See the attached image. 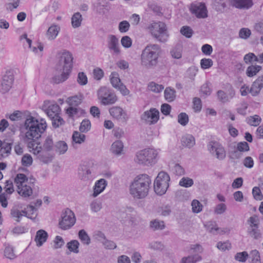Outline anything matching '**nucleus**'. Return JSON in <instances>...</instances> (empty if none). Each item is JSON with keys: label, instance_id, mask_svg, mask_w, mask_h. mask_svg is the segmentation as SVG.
I'll use <instances>...</instances> for the list:
<instances>
[{"label": "nucleus", "instance_id": "nucleus-1", "mask_svg": "<svg viewBox=\"0 0 263 263\" xmlns=\"http://www.w3.org/2000/svg\"><path fill=\"white\" fill-rule=\"evenodd\" d=\"M47 124L44 119H36L32 116L28 117L25 120L21 132L25 135L24 141L28 143V146L32 148L34 146V141L41 137L45 131Z\"/></svg>", "mask_w": 263, "mask_h": 263}, {"label": "nucleus", "instance_id": "nucleus-2", "mask_svg": "<svg viewBox=\"0 0 263 263\" xmlns=\"http://www.w3.org/2000/svg\"><path fill=\"white\" fill-rule=\"evenodd\" d=\"M57 59L56 73L51 80L52 83L57 84L63 83L68 79L72 68L73 57L69 51L64 50L58 53Z\"/></svg>", "mask_w": 263, "mask_h": 263}, {"label": "nucleus", "instance_id": "nucleus-3", "mask_svg": "<svg viewBox=\"0 0 263 263\" xmlns=\"http://www.w3.org/2000/svg\"><path fill=\"white\" fill-rule=\"evenodd\" d=\"M151 184L152 180L148 175L140 174L137 176L131 183L129 193L135 199H143L148 195Z\"/></svg>", "mask_w": 263, "mask_h": 263}, {"label": "nucleus", "instance_id": "nucleus-4", "mask_svg": "<svg viewBox=\"0 0 263 263\" xmlns=\"http://www.w3.org/2000/svg\"><path fill=\"white\" fill-rule=\"evenodd\" d=\"M161 52V49L159 45H147L141 54V64L148 68L155 67L158 63V58Z\"/></svg>", "mask_w": 263, "mask_h": 263}, {"label": "nucleus", "instance_id": "nucleus-5", "mask_svg": "<svg viewBox=\"0 0 263 263\" xmlns=\"http://www.w3.org/2000/svg\"><path fill=\"white\" fill-rule=\"evenodd\" d=\"M158 152L153 148H146L137 153L135 161L144 165H153L157 160Z\"/></svg>", "mask_w": 263, "mask_h": 263}, {"label": "nucleus", "instance_id": "nucleus-6", "mask_svg": "<svg viewBox=\"0 0 263 263\" xmlns=\"http://www.w3.org/2000/svg\"><path fill=\"white\" fill-rule=\"evenodd\" d=\"M148 29L152 36L161 43L165 42L169 36L166 25L161 22H154L151 24Z\"/></svg>", "mask_w": 263, "mask_h": 263}, {"label": "nucleus", "instance_id": "nucleus-7", "mask_svg": "<svg viewBox=\"0 0 263 263\" xmlns=\"http://www.w3.org/2000/svg\"><path fill=\"white\" fill-rule=\"evenodd\" d=\"M170 180V176L166 172L161 171L159 173L154 183L155 193L159 195L164 194L169 187Z\"/></svg>", "mask_w": 263, "mask_h": 263}, {"label": "nucleus", "instance_id": "nucleus-8", "mask_svg": "<svg viewBox=\"0 0 263 263\" xmlns=\"http://www.w3.org/2000/svg\"><path fill=\"white\" fill-rule=\"evenodd\" d=\"M98 99L104 105L114 104L118 100L116 95L106 87H102L98 91Z\"/></svg>", "mask_w": 263, "mask_h": 263}, {"label": "nucleus", "instance_id": "nucleus-9", "mask_svg": "<svg viewBox=\"0 0 263 263\" xmlns=\"http://www.w3.org/2000/svg\"><path fill=\"white\" fill-rule=\"evenodd\" d=\"M76 217L73 212L69 209H67L61 214V218L59 220V227L66 230L70 229L76 223Z\"/></svg>", "mask_w": 263, "mask_h": 263}, {"label": "nucleus", "instance_id": "nucleus-10", "mask_svg": "<svg viewBox=\"0 0 263 263\" xmlns=\"http://www.w3.org/2000/svg\"><path fill=\"white\" fill-rule=\"evenodd\" d=\"M208 148L213 156L219 160H223L226 158V153L224 147L219 143L216 141H210L208 145Z\"/></svg>", "mask_w": 263, "mask_h": 263}, {"label": "nucleus", "instance_id": "nucleus-11", "mask_svg": "<svg viewBox=\"0 0 263 263\" xmlns=\"http://www.w3.org/2000/svg\"><path fill=\"white\" fill-rule=\"evenodd\" d=\"M190 10L198 18H205L208 17V10L204 3L192 4Z\"/></svg>", "mask_w": 263, "mask_h": 263}, {"label": "nucleus", "instance_id": "nucleus-12", "mask_svg": "<svg viewBox=\"0 0 263 263\" xmlns=\"http://www.w3.org/2000/svg\"><path fill=\"white\" fill-rule=\"evenodd\" d=\"M159 118V112L155 108H151L145 111L141 116V119L149 124H154Z\"/></svg>", "mask_w": 263, "mask_h": 263}, {"label": "nucleus", "instance_id": "nucleus-13", "mask_svg": "<svg viewBox=\"0 0 263 263\" xmlns=\"http://www.w3.org/2000/svg\"><path fill=\"white\" fill-rule=\"evenodd\" d=\"M109 112L110 115L117 120L121 122H126L128 117L126 112L119 106H113L111 107Z\"/></svg>", "mask_w": 263, "mask_h": 263}, {"label": "nucleus", "instance_id": "nucleus-14", "mask_svg": "<svg viewBox=\"0 0 263 263\" xmlns=\"http://www.w3.org/2000/svg\"><path fill=\"white\" fill-rule=\"evenodd\" d=\"M107 47L110 51L116 55L120 53L119 39L116 35L109 34L107 36Z\"/></svg>", "mask_w": 263, "mask_h": 263}, {"label": "nucleus", "instance_id": "nucleus-15", "mask_svg": "<svg viewBox=\"0 0 263 263\" xmlns=\"http://www.w3.org/2000/svg\"><path fill=\"white\" fill-rule=\"evenodd\" d=\"M263 89V74L257 77L252 83L250 89V93L252 96H258Z\"/></svg>", "mask_w": 263, "mask_h": 263}, {"label": "nucleus", "instance_id": "nucleus-16", "mask_svg": "<svg viewBox=\"0 0 263 263\" xmlns=\"http://www.w3.org/2000/svg\"><path fill=\"white\" fill-rule=\"evenodd\" d=\"M14 81V77L12 74H6L3 77L1 83L0 91L2 93L8 92L11 88Z\"/></svg>", "mask_w": 263, "mask_h": 263}, {"label": "nucleus", "instance_id": "nucleus-17", "mask_svg": "<svg viewBox=\"0 0 263 263\" xmlns=\"http://www.w3.org/2000/svg\"><path fill=\"white\" fill-rule=\"evenodd\" d=\"M232 6L240 9H249L253 5L252 0H230Z\"/></svg>", "mask_w": 263, "mask_h": 263}, {"label": "nucleus", "instance_id": "nucleus-18", "mask_svg": "<svg viewBox=\"0 0 263 263\" xmlns=\"http://www.w3.org/2000/svg\"><path fill=\"white\" fill-rule=\"evenodd\" d=\"M107 185V181L104 179L98 180L93 187V192L91 195L93 197H96L101 193Z\"/></svg>", "mask_w": 263, "mask_h": 263}, {"label": "nucleus", "instance_id": "nucleus-19", "mask_svg": "<svg viewBox=\"0 0 263 263\" xmlns=\"http://www.w3.org/2000/svg\"><path fill=\"white\" fill-rule=\"evenodd\" d=\"M204 226L207 231L213 235L223 234L225 233V231L218 228L215 222L214 221L206 222L204 224Z\"/></svg>", "mask_w": 263, "mask_h": 263}, {"label": "nucleus", "instance_id": "nucleus-20", "mask_svg": "<svg viewBox=\"0 0 263 263\" xmlns=\"http://www.w3.org/2000/svg\"><path fill=\"white\" fill-rule=\"evenodd\" d=\"M78 175L81 180L88 181L91 178V171L86 165H81L78 170Z\"/></svg>", "mask_w": 263, "mask_h": 263}, {"label": "nucleus", "instance_id": "nucleus-21", "mask_svg": "<svg viewBox=\"0 0 263 263\" xmlns=\"http://www.w3.org/2000/svg\"><path fill=\"white\" fill-rule=\"evenodd\" d=\"M181 141L182 146L189 148H192L195 144V138L190 134H186L182 136Z\"/></svg>", "mask_w": 263, "mask_h": 263}, {"label": "nucleus", "instance_id": "nucleus-22", "mask_svg": "<svg viewBox=\"0 0 263 263\" xmlns=\"http://www.w3.org/2000/svg\"><path fill=\"white\" fill-rule=\"evenodd\" d=\"M47 237L48 234L45 231L43 230L37 231L35 238L36 245L39 247L41 246L46 241Z\"/></svg>", "mask_w": 263, "mask_h": 263}, {"label": "nucleus", "instance_id": "nucleus-23", "mask_svg": "<svg viewBox=\"0 0 263 263\" xmlns=\"http://www.w3.org/2000/svg\"><path fill=\"white\" fill-rule=\"evenodd\" d=\"M60 107L57 104H53L49 105L48 108L45 110L47 115L50 118L55 117L59 115Z\"/></svg>", "mask_w": 263, "mask_h": 263}, {"label": "nucleus", "instance_id": "nucleus-24", "mask_svg": "<svg viewBox=\"0 0 263 263\" xmlns=\"http://www.w3.org/2000/svg\"><path fill=\"white\" fill-rule=\"evenodd\" d=\"M123 149V144L120 140L115 141L110 147L111 152L116 155H121Z\"/></svg>", "mask_w": 263, "mask_h": 263}, {"label": "nucleus", "instance_id": "nucleus-25", "mask_svg": "<svg viewBox=\"0 0 263 263\" xmlns=\"http://www.w3.org/2000/svg\"><path fill=\"white\" fill-rule=\"evenodd\" d=\"M262 69V67L258 65H251L247 68L246 74L249 78L253 77Z\"/></svg>", "mask_w": 263, "mask_h": 263}, {"label": "nucleus", "instance_id": "nucleus-26", "mask_svg": "<svg viewBox=\"0 0 263 263\" xmlns=\"http://www.w3.org/2000/svg\"><path fill=\"white\" fill-rule=\"evenodd\" d=\"M68 149L67 143L63 141H59L54 145V151L60 155L65 154Z\"/></svg>", "mask_w": 263, "mask_h": 263}, {"label": "nucleus", "instance_id": "nucleus-27", "mask_svg": "<svg viewBox=\"0 0 263 263\" xmlns=\"http://www.w3.org/2000/svg\"><path fill=\"white\" fill-rule=\"evenodd\" d=\"M18 193L24 197H29L32 194V187L25 184L18 189Z\"/></svg>", "mask_w": 263, "mask_h": 263}, {"label": "nucleus", "instance_id": "nucleus-28", "mask_svg": "<svg viewBox=\"0 0 263 263\" xmlns=\"http://www.w3.org/2000/svg\"><path fill=\"white\" fill-rule=\"evenodd\" d=\"M201 259V256L196 254L193 255H189L187 257H183L181 259V263H196Z\"/></svg>", "mask_w": 263, "mask_h": 263}, {"label": "nucleus", "instance_id": "nucleus-29", "mask_svg": "<svg viewBox=\"0 0 263 263\" xmlns=\"http://www.w3.org/2000/svg\"><path fill=\"white\" fill-rule=\"evenodd\" d=\"M34 154L37 155V158L44 163H47L51 160L49 157V154L47 152L35 150Z\"/></svg>", "mask_w": 263, "mask_h": 263}, {"label": "nucleus", "instance_id": "nucleus-30", "mask_svg": "<svg viewBox=\"0 0 263 263\" xmlns=\"http://www.w3.org/2000/svg\"><path fill=\"white\" fill-rule=\"evenodd\" d=\"M82 15L79 12L73 14L71 17V25L74 28H78L81 25L82 21Z\"/></svg>", "mask_w": 263, "mask_h": 263}, {"label": "nucleus", "instance_id": "nucleus-31", "mask_svg": "<svg viewBox=\"0 0 263 263\" xmlns=\"http://www.w3.org/2000/svg\"><path fill=\"white\" fill-rule=\"evenodd\" d=\"M28 178L24 174H18L14 178V183L17 186V189H20L21 186L26 184Z\"/></svg>", "mask_w": 263, "mask_h": 263}, {"label": "nucleus", "instance_id": "nucleus-32", "mask_svg": "<svg viewBox=\"0 0 263 263\" xmlns=\"http://www.w3.org/2000/svg\"><path fill=\"white\" fill-rule=\"evenodd\" d=\"M80 243L77 240H72L68 242L66 247L70 252L78 253L79 252V247Z\"/></svg>", "mask_w": 263, "mask_h": 263}, {"label": "nucleus", "instance_id": "nucleus-33", "mask_svg": "<svg viewBox=\"0 0 263 263\" xmlns=\"http://www.w3.org/2000/svg\"><path fill=\"white\" fill-rule=\"evenodd\" d=\"M78 237L83 244L88 245L90 243V238L84 230L82 229L79 231Z\"/></svg>", "mask_w": 263, "mask_h": 263}, {"label": "nucleus", "instance_id": "nucleus-34", "mask_svg": "<svg viewBox=\"0 0 263 263\" xmlns=\"http://www.w3.org/2000/svg\"><path fill=\"white\" fill-rule=\"evenodd\" d=\"M59 27L57 25H53L50 26L47 31V35L49 40H53L57 36L59 31Z\"/></svg>", "mask_w": 263, "mask_h": 263}, {"label": "nucleus", "instance_id": "nucleus-35", "mask_svg": "<svg viewBox=\"0 0 263 263\" xmlns=\"http://www.w3.org/2000/svg\"><path fill=\"white\" fill-rule=\"evenodd\" d=\"M82 101V97L81 96H74L69 97L67 99V103L71 107L77 106L80 104Z\"/></svg>", "mask_w": 263, "mask_h": 263}, {"label": "nucleus", "instance_id": "nucleus-36", "mask_svg": "<svg viewBox=\"0 0 263 263\" xmlns=\"http://www.w3.org/2000/svg\"><path fill=\"white\" fill-rule=\"evenodd\" d=\"M151 228L154 230H162L165 228V224L163 221H160L158 219H155L150 222L149 225Z\"/></svg>", "mask_w": 263, "mask_h": 263}, {"label": "nucleus", "instance_id": "nucleus-37", "mask_svg": "<svg viewBox=\"0 0 263 263\" xmlns=\"http://www.w3.org/2000/svg\"><path fill=\"white\" fill-rule=\"evenodd\" d=\"M176 91L175 89L167 87L164 90V97L168 102L173 101L176 97Z\"/></svg>", "mask_w": 263, "mask_h": 263}, {"label": "nucleus", "instance_id": "nucleus-38", "mask_svg": "<svg viewBox=\"0 0 263 263\" xmlns=\"http://www.w3.org/2000/svg\"><path fill=\"white\" fill-rule=\"evenodd\" d=\"M110 81L112 87L116 89L122 83L120 79L118 77V74L116 72L111 73Z\"/></svg>", "mask_w": 263, "mask_h": 263}, {"label": "nucleus", "instance_id": "nucleus-39", "mask_svg": "<svg viewBox=\"0 0 263 263\" xmlns=\"http://www.w3.org/2000/svg\"><path fill=\"white\" fill-rule=\"evenodd\" d=\"M163 88V85L156 84L153 82L149 83L148 85V90L156 93L160 92Z\"/></svg>", "mask_w": 263, "mask_h": 263}, {"label": "nucleus", "instance_id": "nucleus-40", "mask_svg": "<svg viewBox=\"0 0 263 263\" xmlns=\"http://www.w3.org/2000/svg\"><path fill=\"white\" fill-rule=\"evenodd\" d=\"M173 58L179 59L182 57V48L180 45L175 46L171 51Z\"/></svg>", "mask_w": 263, "mask_h": 263}, {"label": "nucleus", "instance_id": "nucleus-41", "mask_svg": "<svg viewBox=\"0 0 263 263\" xmlns=\"http://www.w3.org/2000/svg\"><path fill=\"white\" fill-rule=\"evenodd\" d=\"M85 136L78 132H74L72 135V140L76 143L81 144L84 142Z\"/></svg>", "mask_w": 263, "mask_h": 263}, {"label": "nucleus", "instance_id": "nucleus-42", "mask_svg": "<svg viewBox=\"0 0 263 263\" xmlns=\"http://www.w3.org/2000/svg\"><path fill=\"white\" fill-rule=\"evenodd\" d=\"M12 144V142H4L3 143V145L1 146V148L0 149L1 155L2 156H3L4 154H9L10 153Z\"/></svg>", "mask_w": 263, "mask_h": 263}, {"label": "nucleus", "instance_id": "nucleus-43", "mask_svg": "<svg viewBox=\"0 0 263 263\" xmlns=\"http://www.w3.org/2000/svg\"><path fill=\"white\" fill-rule=\"evenodd\" d=\"M43 147V149L47 152L51 151L53 149L54 146H53V140L51 137L48 136L46 138Z\"/></svg>", "mask_w": 263, "mask_h": 263}, {"label": "nucleus", "instance_id": "nucleus-44", "mask_svg": "<svg viewBox=\"0 0 263 263\" xmlns=\"http://www.w3.org/2000/svg\"><path fill=\"white\" fill-rule=\"evenodd\" d=\"M51 120L52 121V126L55 128H58L65 124V121L59 115L55 117H52Z\"/></svg>", "mask_w": 263, "mask_h": 263}, {"label": "nucleus", "instance_id": "nucleus-45", "mask_svg": "<svg viewBox=\"0 0 263 263\" xmlns=\"http://www.w3.org/2000/svg\"><path fill=\"white\" fill-rule=\"evenodd\" d=\"M189 121L188 115L185 112H181L178 115V122L182 126L187 125Z\"/></svg>", "mask_w": 263, "mask_h": 263}, {"label": "nucleus", "instance_id": "nucleus-46", "mask_svg": "<svg viewBox=\"0 0 263 263\" xmlns=\"http://www.w3.org/2000/svg\"><path fill=\"white\" fill-rule=\"evenodd\" d=\"M194 184L193 180L189 177H183L179 181V184L184 187H189Z\"/></svg>", "mask_w": 263, "mask_h": 263}, {"label": "nucleus", "instance_id": "nucleus-47", "mask_svg": "<svg viewBox=\"0 0 263 263\" xmlns=\"http://www.w3.org/2000/svg\"><path fill=\"white\" fill-rule=\"evenodd\" d=\"M261 122V118L258 115L250 116L248 118V123L252 126H257Z\"/></svg>", "mask_w": 263, "mask_h": 263}, {"label": "nucleus", "instance_id": "nucleus-48", "mask_svg": "<svg viewBox=\"0 0 263 263\" xmlns=\"http://www.w3.org/2000/svg\"><path fill=\"white\" fill-rule=\"evenodd\" d=\"M257 55L252 52L246 54L243 57V61L246 64L252 63L253 62H257Z\"/></svg>", "mask_w": 263, "mask_h": 263}, {"label": "nucleus", "instance_id": "nucleus-49", "mask_svg": "<svg viewBox=\"0 0 263 263\" xmlns=\"http://www.w3.org/2000/svg\"><path fill=\"white\" fill-rule=\"evenodd\" d=\"M11 216L15 219L17 222H20L22 217V215L21 213V210H18L16 207H13L11 210L10 212Z\"/></svg>", "mask_w": 263, "mask_h": 263}, {"label": "nucleus", "instance_id": "nucleus-50", "mask_svg": "<svg viewBox=\"0 0 263 263\" xmlns=\"http://www.w3.org/2000/svg\"><path fill=\"white\" fill-rule=\"evenodd\" d=\"M248 253L246 251H243L237 253L234 256V258L238 261L245 262L248 258Z\"/></svg>", "mask_w": 263, "mask_h": 263}, {"label": "nucleus", "instance_id": "nucleus-51", "mask_svg": "<svg viewBox=\"0 0 263 263\" xmlns=\"http://www.w3.org/2000/svg\"><path fill=\"white\" fill-rule=\"evenodd\" d=\"M90 122L88 120L84 119L81 122L79 129L81 132L85 133L90 129Z\"/></svg>", "mask_w": 263, "mask_h": 263}, {"label": "nucleus", "instance_id": "nucleus-52", "mask_svg": "<svg viewBox=\"0 0 263 263\" xmlns=\"http://www.w3.org/2000/svg\"><path fill=\"white\" fill-rule=\"evenodd\" d=\"M248 233L250 236L254 239H257L261 237V233L258 228H249Z\"/></svg>", "mask_w": 263, "mask_h": 263}, {"label": "nucleus", "instance_id": "nucleus-53", "mask_svg": "<svg viewBox=\"0 0 263 263\" xmlns=\"http://www.w3.org/2000/svg\"><path fill=\"white\" fill-rule=\"evenodd\" d=\"M248 222L250 224V228H258L259 220L257 216L254 215L250 217L248 220Z\"/></svg>", "mask_w": 263, "mask_h": 263}, {"label": "nucleus", "instance_id": "nucleus-54", "mask_svg": "<svg viewBox=\"0 0 263 263\" xmlns=\"http://www.w3.org/2000/svg\"><path fill=\"white\" fill-rule=\"evenodd\" d=\"M22 164L25 166H29L32 163V158L30 155L26 154L22 158Z\"/></svg>", "mask_w": 263, "mask_h": 263}, {"label": "nucleus", "instance_id": "nucleus-55", "mask_svg": "<svg viewBox=\"0 0 263 263\" xmlns=\"http://www.w3.org/2000/svg\"><path fill=\"white\" fill-rule=\"evenodd\" d=\"M236 149L242 153L249 151L250 148L248 143L243 141L237 143Z\"/></svg>", "mask_w": 263, "mask_h": 263}, {"label": "nucleus", "instance_id": "nucleus-56", "mask_svg": "<svg viewBox=\"0 0 263 263\" xmlns=\"http://www.w3.org/2000/svg\"><path fill=\"white\" fill-rule=\"evenodd\" d=\"M192 206L194 213H198L202 210V205L197 200L194 199L192 201Z\"/></svg>", "mask_w": 263, "mask_h": 263}, {"label": "nucleus", "instance_id": "nucleus-57", "mask_svg": "<svg viewBox=\"0 0 263 263\" xmlns=\"http://www.w3.org/2000/svg\"><path fill=\"white\" fill-rule=\"evenodd\" d=\"M180 32L182 34L187 38H190L193 33V31L189 26H183L180 29Z\"/></svg>", "mask_w": 263, "mask_h": 263}, {"label": "nucleus", "instance_id": "nucleus-58", "mask_svg": "<svg viewBox=\"0 0 263 263\" xmlns=\"http://www.w3.org/2000/svg\"><path fill=\"white\" fill-rule=\"evenodd\" d=\"M217 97L218 100L222 102L226 103L230 101L229 98H228V96L227 94L222 90H218L217 92Z\"/></svg>", "mask_w": 263, "mask_h": 263}, {"label": "nucleus", "instance_id": "nucleus-59", "mask_svg": "<svg viewBox=\"0 0 263 263\" xmlns=\"http://www.w3.org/2000/svg\"><path fill=\"white\" fill-rule=\"evenodd\" d=\"M251 32L250 29L246 28H241L239 32V36L243 39H247L251 35Z\"/></svg>", "mask_w": 263, "mask_h": 263}, {"label": "nucleus", "instance_id": "nucleus-60", "mask_svg": "<svg viewBox=\"0 0 263 263\" xmlns=\"http://www.w3.org/2000/svg\"><path fill=\"white\" fill-rule=\"evenodd\" d=\"M78 83L81 85H85L87 83L86 75L83 72H79L77 78Z\"/></svg>", "mask_w": 263, "mask_h": 263}, {"label": "nucleus", "instance_id": "nucleus-61", "mask_svg": "<svg viewBox=\"0 0 263 263\" xmlns=\"http://www.w3.org/2000/svg\"><path fill=\"white\" fill-rule=\"evenodd\" d=\"M252 194L256 200H261L263 196L259 187L255 186L252 190Z\"/></svg>", "mask_w": 263, "mask_h": 263}, {"label": "nucleus", "instance_id": "nucleus-62", "mask_svg": "<svg viewBox=\"0 0 263 263\" xmlns=\"http://www.w3.org/2000/svg\"><path fill=\"white\" fill-rule=\"evenodd\" d=\"M213 61L210 59H202L200 61L201 67L202 69H208L213 65Z\"/></svg>", "mask_w": 263, "mask_h": 263}, {"label": "nucleus", "instance_id": "nucleus-63", "mask_svg": "<svg viewBox=\"0 0 263 263\" xmlns=\"http://www.w3.org/2000/svg\"><path fill=\"white\" fill-rule=\"evenodd\" d=\"M121 45L125 48H129L132 45V40L128 36H124L121 40Z\"/></svg>", "mask_w": 263, "mask_h": 263}, {"label": "nucleus", "instance_id": "nucleus-64", "mask_svg": "<svg viewBox=\"0 0 263 263\" xmlns=\"http://www.w3.org/2000/svg\"><path fill=\"white\" fill-rule=\"evenodd\" d=\"M129 27L130 24L126 21H122L119 24V30L122 33L127 32L129 30Z\"/></svg>", "mask_w": 263, "mask_h": 263}]
</instances>
